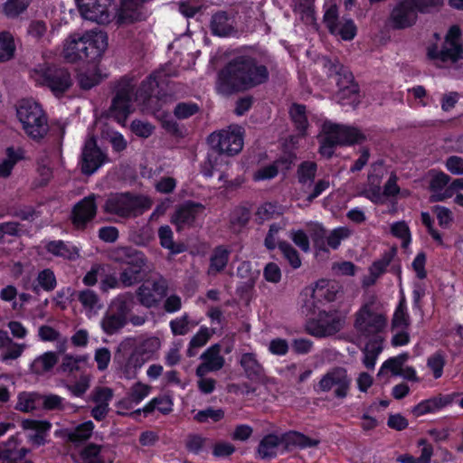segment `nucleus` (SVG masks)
Wrapping results in <instances>:
<instances>
[{
  "mask_svg": "<svg viewBox=\"0 0 463 463\" xmlns=\"http://www.w3.org/2000/svg\"><path fill=\"white\" fill-rule=\"evenodd\" d=\"M210 28L212 33L219 37H230L236 33L234 18L222 11L213 15Z\"/></svg>",
  "mask_w": 463,
  "mask_h": 463,
  "instance_id": "obj_29",
  "label": "nucleus"
},
{
  "mask_svg": "<svg viewBox=\"0 0 463 463\" xmlns=\"http://www.w3.org/2000/svg\"><path fill=\"white\" fill-rule=\"evenodd\" d=\"M25 345L14 343L11 340L10 345H7L3 350L0 355L2 362H7L9 360L17 359L24 352Z\"/></svg>",
  "mask_w": 463,
  "mask_h": 463,
  "instance_id": "obj_60",
  "label": "nucleus"
},
{
  "mask_svg": "<svg viewBox=\"0 0 463 463\" xmlns=\"http://www.w3.org/2000/svg\"><path fill=\"white\" fill-rule=\"evenodd\" d=\"M240 364L243 368L247 377L251 381L262 382L265 379L264 369L257 360L254 354H243L241 357Z\"/></svg>",
  "mask_w": 463,
  "mask_h": 463,
  "instance_id": "obj_36",
  "label": "nucleus"
},
{
  "mask_svg": "<svg viewBox=\"0 0 463 463\" xmlns=\"http://www.w3.org/2000/svg\"><path fill=\"white\" fill-rule=\"evenodd\" d=\"M83 463H113L112 451L107 446L89 444L81 451Z\"/></svg>",
  "mask_w": 463,
  "mask_h": 463,
  "instance_id": "obj_30",
  "label": "nucleus"
},
{
  "mask_svg": "<svg viewBox=\"0 0 463 463\" xmlns=\"http://www.w3.org/2000/svg\"><path fill=\"white\" fill-rule=\"evenodd\" d=\"M51 427V423L47 420H24L22 421V428L27 431L28 441L36 447L46 442Z\"/></svg>",
  "mask_w": 463,
  "mask_h": 463,
  "instance_id": "obj_25",
  "label": "nucleus"
},
{
  "mask_svg": "<svg viewBox=\"0 0 463 463\" xmlns=\"http://www.w3.org/2000/svg\"><path fill=\"white\" fill-rule=\"evenodd\" d=\"M224 417V411L222 409L207 408L203 411H199L194 415V420L198 422H206L209 420L213 422L221 420Z\"/></svg>",
  "mask_w": 463,
  "mask_h": 463,
  "instance_id": "obj_61",
  "label": "nucleus"
},
{
  "mask_svg": "<svg viewBox=\"0 0 463 463\" xmlns=\"http://www.w3.org/2000/svg\"><path fill=\"white\" fill-rule=\"evenodd\" d=\"M131 295H120L117 297L109 307L101 319L102 330L108 335L118 332L128 321V317L132 309Z\"/></svg>",
  "mask_w": 463,
  "mask_h": 463,
  "instance_id": "obj_9",
  "label": "nucleus"
},
{
  "mask_svg": "<svg viewBox=\"0 0 463 463\" xmlns=\"http://www.w3.org/2000/svg\"><path fill=\"white\" fill-rule=\"evenodd\" d=\"M58 357L54 352H45L36 357L31 364V370L36 374H43L53 368Z\"/></svg>",
  "mask_w": 463,
  "mask_h": 463,
  "instance_id": "obj_42",
  "label": "nucleus"
},
{
  "mask_svg": "<svg viewBox=\"0 0 463 463\" xmlns=\"http://www.w3.org/2000/svg\"><path fill=\"white\" fill-rule=\"evenodd\" d=\"M317 171V165L312 161H305L298 165L297 170V179L303 193H307V189L311 187L314 183Z\"/></svg>",
  "mask_w": 463,
  "mask_h": 463,
  "instance_id": "obj_39",
  "label": "nucleus"
},
{
  "mask_svg": "<svg viewBox=\"0 0 463 463\" xmlns=\"http://www.w3.org/2000/svg\"><path fill=\"white\" fill-rule=\"evenodd\" d=\"M142 256H144L142 252L128 247L116 248L109 254L113 261L123 265H128L134 260L140 261Z\"/></svg>",
  "mask_w": 463,
  "mask_h": 463,
  "instance_id": "obj_44",
  "label": "nucleus"
},
{
  "mask_svg": "<svg viewBox=\"0 0 463 463\" xmlns=\"http://www.w3.org/2000/svg\"><path fill=\"white\" fill-rule=\"evenodd\" d=\"M32 0H6L3 5V13L8 18H16L30 5Z\"/></svg>",
  "mask_w": 463,
  "mask_h": 463,
  "instance_id": "obj_53",
  "label": "nucleus"
},
{
  "mask_svg": "<svg viewBox=\"0 0 463 463\" xmlns=\"http://www.w3.org/2000/svg\"><path fill=\"white\" fill-rule=\"evenodd\" d=\"M383 339L381 341H374L366 345L364 350V359L363 363L364 366L368 369H373L376 364V360L378 355L383 350L382 343Z\"/></svg>",
  "mask_w": 463,
  "mask_h": 463,
  "instance_id": "obj_52",
  "label": "nucleus"
},
{
  "mask_svg": "<svg viewBox=\"0 0 463 463\" xmlns=\"http://www.w3.org/2000/svg\"><path fill=\"white\" fill-rule=\"evenodd\" d=\"M91 378L90 375H81L73 384L67 386L69 392L75 397H81L90 388Z\"/></svg>",
  "mask_w": 463,
  "mask_h": 463,
  "instance_id": "obj_64",
  "label": "nucleus"
},
{
  "mask_svg": "<svg viewBox=\"0 0 463 463\" xmlns=\"http://www.w3.org/2000/svg\"><path fill=\"white\" fill-rule=\"evenodd\" d=\"M430 176V202H442L452 197L451 189L448 186L450 182L449 175L441 171H431Z\"/></svg>",
  "mask_w": 463,
  "mask_h": 463,
  "instance_id": "obj_23",
  "label": "nucleus"
},
{
  "mask_svg": "<svg viewBox=\"0 0 463 463\" xmlns=\"http://www.w3.org/2000/svg\"><path fill=\"white\" fill-rule=\"evenodd\" d=\"M106 162V156L97 147L93 137L86 140L81 156V171L92 175Z\"/></svg>",
  "mask_w": 463,
  "mask_h": 463,
  "instance_id": "obj_21",
  "label": "nucleus"
},
{
  "mask_svg": "<svg viewBox=\"0 0 463 463\" xmlns=\"http://www.w3.org/2000/svg\"><path fill=\"white\" fill-rule=\"evenodd\" d=\"M289 113L297 129L299 131L298 137H291L289 139L290 143L295 146L298 142V137H303L307 135L308 124L306 116V108L301 105L294 104L291 106Z\"/></svg>",
  "mask_w": 463,
  "mask_h": 463,
  "instance_id": "obj_38",
  "label": "nucleus"
},
{
  "mask_svg": "<svg viewBox=\"0 0 463 463\" xmlns=\"http://www.w3.org/2000/svg\"><path fill=\"white\" fill-rule=\"evenodd\" d=\"M161 348V340L156 336H146L137 339L135 351L144 361L153 359Z\"/></svg>",
  "mask_w": 463,
  "mask_h": 463,
  "instance_id": "obj_35",
  "label": "nucleus"
},
{
  "mask_svg": "<svg viewBox=\"0 0 463 463\" xmlns=\"http://www.w3.org/2000/svg\"><path fill=\"white\" fill-rule=\"evenodd\" d=\"M269 71L256 57L243 54L230 61L220 72L217 90L222 94L248 90L267 81Z\"/></svg>",
  "mask_w": 463,
  "mask_h": 463,
  "instance_id": "obj_1",
  "label": "nucleus"
},
{
  "mask_svg": "<svg viewBox=\"0 0 463 463\" xmlns=\"http://www.w3.org/2000/svg\"><path fill=\"white\" fill-rule=\"evenodd\" d=\"M94 424L91 420L85 421L74 429L66 430V436L71 441H82L88 439L94 430Z\"/></svg>",
  "mask_w": 463,
  "mask_h": 463,
  "instance_id": "obj_51",
  "label": "nucleus"
},
{
  "mask_svg": "<svg viewBox=\"0 0 463 463\" xmlns=\"http://www.w3.org/2000/svg\"><path fill=\"white\" fill-rule=\"evenodd\" d=\"M322 134L329 135L330 141L337 145H352L362 142L364 136L355 128L325 121L322 125Z\"/></svg>",
  "mask_w": 463,
  "mask_h": 463,
  "instance_id": "obj_14",
  "label": "nucleus"
},
{
  "mask_svg": "<svg viewBox=\"0 0 463 463\" xmlns=\"http://www.w3.org/2000/svg\"><path fill=\"white\" fill-rule=\"evenodd\" d=\"M38 285L46 291H51L56 287V278L52 270L45 269L37 276Z\"/></svg>",
  "mask_w": 463,
  "mask_h": 463,
  "instance_id": "obj_62",
  "label": "nucleus"
},
{
  "mask_svg": "<svg viewBox=\"0 0 463 463\" xmlns=\"http://www.w3.org/2000/svg\"><path fill=\"white\" fill-rule=\"evenodd\" d=\"M295 158V156H288V158H280L271 165L263 166L254 173L253 179L255 181H264L271 179L278 175L279 166L288 170L290 168Z\"/></svg>",
  "mask_w": 463,
  "mask_h": 463,
  "instance_id": "obj_37",
  "label": "nucleus"
},
{
  "mask_svg": "<svg viewBox=\"0 0 463 463\" xmlns=\"http://www.w3.org/2000/svg\"><path fill=\"white\" fill-rule=\"evenodd\" d=\"M345 321V317L337 311L319 314V318L316 324L309 328L313 335L323 337L335 335L340 331Z\"/></svg>",
  "mask_w": 463,
  "mask_h": 463,
  "instance_id": "obj_18",
  "label": "nucleus"
},
{
  "mask_svg": "<svg viewBox=\"0 0 463 463\" xmlns=\"http://www.w3.org/2000/svg\"><path fill=\"white\" fill-rule=\"evenodd\" d=\"M324 22L334 35L342 40L350 41L356 35V26L352 19H338L337 8L330 6L324 14Z\"/></svg>",
  "mask_w": 463,
  "mask_h": 463,
  "instance_id": "obj_16",
  "label": "nucleus"
},
{
  "mask_svg": "<svg viewBox=\"0 0 463 463\" xmlns=\"http://www.w3.org/2000/svg\"><path fill=\"white\" fill-rule=\"evenodd\" d=\"M13 427L12 423L0 422V437ZM19 445L20 441L16 435L11 436L5 442L0 443V463H33L26 458L29 449Z\"/></svg>",
  "mask_w": 463,
  "mask_h": 463,
  "instance_id": "obj_12",
  "label": "nucleus"
},
{
  "mask_svg": "<svg viewBox=\"0 0 463 463\" xmlns=\"http://www.w3.org/2000/svg\"><path fill=\"white\" fill-rule=\"evenodd\" d=\"M173 402L169 397L163 396L158 398H154L151 400L144 408L143 411L145 413H149L154 410H157L164 414H167L172 411Z\"/></svg>",
  "mask_w": 463,
  "mask_h": 463,
  "instance_id": "obj_56",
  "label": "nucleus"
},
{
  "mask_svg": "<svg viewBox=\"0 0 463 463\" xmlns=\"http://www.w3.org/2000/svg\"><path fill=\"white\" fill-rule=\"evenodd\" d=\"M209 142L218 150V154H209L207 160L203 163L202 173L206 177H212L213 171L219 170L222 155L234 156L241 151L244 144V129L241 126L232 125L211 134Z\"/></svg>",
  "mask_w": 463,
  "mask_h": 463,
  "instance_id": "obj_2",
  "label": "nucleus"
},
{
  "mask_svg": "<svg viewBox=\"0 0 463 463\" xmlns=\"http://www.w3.org/2000/svg\"><path fill=\"white\" fill-rule=\"evenodd\" d=\"M145 364L144 359L132 351L128 358L119 365L118 371L121 377L134 379Z\"/></svg>",
  "mask_w": 463,
  "mask_h": 463,
  "instance_id": "obj_41",
  "label": "nucleus"
},
{
  "mask_svg": "<svg viewBox=\"0 0 463 463\" xmlns=\"http://www.w3.org/2000/svg\"><path fill=\"white\" fill-rule=\"evenodd\" d=\"M335 80L338 87L335 93L337 101L342 105L356 106L359 103V89L352 73L342 70L336 73Z\"/></svg>",
  "mask_w": 463,
  "mask_h": 463,
  "instance_id": "obj_15",
  "label": "nucleus"
},
{
  "mask_svg": "<svg viewBox=\"0 0 463 463\" xmlns=\"http://www.w3.org/2000/svg\"><path fill=\"white\" fill-rule=\"evenodd\" d=\"M17 118L24 132L33 139L44 137L48 131L45 113L39 103L33 99H23L16 109Z\"/></svg>",
  "mask_w": 463,
  "mask_h": 463,
  "instance_id": "obj_7",
  "label": "nucleus"
},
{
  "mask_svg": "<svg viewBox=\"0 0 463 463\" xmlns=\"http://www.w3.org/2000/svg\"><path fill=\"white\" fill-rule=\"evenodd\" d=\"M25 158L26 153L23 147L8 146L5 151V156L0 160V178L10 176L14 167Z\"/></svg>",
  "mask_w": 463,
  "mask_h": 463,
  "instance_id": "obj_31",
  "label": "nucleus"
},
{
  "mask_svg": "<svg viewBox=\"0 0 463 463\" xmlns=\"http://www.w3.org/2000/svg\"><path fill=\"white\" fill-rule=\"evenodd\" d=\"M30 77L38 86L47 87L57 97H62L72 85L70 72L62 68L38 65L30 72Z\"/></svg>",
  "mask_w": 463,
  "mask_h": 463,
  "instance_id": "obj_6",
  "label": "nucleus"
},
{
  "mask_svg": "<svg viewBox=\"0 0 463 463\" xmlns=\"http://www.w3.org/2000/svg\"><path fill=\"white\" fill-rule=\"evenodd\" d=\"M427 57L434 65L440 68L452 66L462 60L463 44L460 28L458 25H452L440 46L431 44L428 47Z\"/></svg>",
  "mask_w": 463,
  "mask_h": 463,
  "instance_id": "obj_4",
  "label": "nucleus"
},
{
  "mask_svg": "<svg viewBox=\"0 0 463 463\" xmlns=\"http://www.w3.org/2000/svg\"><path fill=\"white\" fill-rule=\"evenodd\" d=\"M387 325L386 313L374 301L364 303L354 314V327L362 337L381 341Z\"/></svg>",
  "mask_w": 463,
  "mask_h": 463,
  "instance_id": "obj_3",
  "label": "nucleus"
},
{
  "mask_svg": "<svg viewBox=\"0 0 463 463\" xmlns=\"http://www.w3.org/2000/svg\"><path fill=\"white\" fill-rule=\"evenodd\" d=\"M38 336L43 342H57L56 347L61 353L66 350L67 338L61 337V334L50 326H40Z\"/></svg>",
  "mask_w": 463,
  "mask_h": 463,
  "instance_id": "obj_46",
  "label": "nucleus"
},
{
  "mask_svg": "<svg viewBox=\"0 0 463 463\" xmlns=\"http://www.w3.org/2000/svg\"><path fill=\"white\" fill-rule=\"evenodd\" d=\"M80 33H72L65 39L62 48V56L69 62L85 61L86 53Z\"/></svg>",
  "mask_w": 463,
  "mask_h": 463,
  "instance_id": "obj_27",
  "label": "nucleus"
},
{
  "mask_svg": "<svg viewBox=\"0 0 463 463\" xmlns=\"http://www.w3.org/2000/svg\"><path fill=\"white\" fill-rule=\"evenodd\" d=\"M454 396H456V394L446 396L439 395L427 400H423L412 409V413L416 417H420L428 413H434L445 406L450 404L453 402Z\"/></svg>",
  "mask_w": 463,
  "mask_h": 463,
  "instance_id": "obj_32",
  "label": "nucleus"
},
{
  "mask_svg": "<svg viewBox=\"0 0 463 463\" xmlns=\"http://www.w3.org/2000/svg\"><path fill=\"white\" fill-rule=\"evenodd\" d=\"M167 286L164 279H153L144 282L137 290L138 302L146 307L156 306L166 295Z\"/></svg>",
  "mask_w": 463,
  "mask_h": 463,
  "instance_id": "obj_17",
  "label": "nucleus"
},
{
  "mask_svg": "<svg viewBox=\"0 0 463 463\" xmlns=\"http://www.w3.org/2000/svg\"><path fill=\"white\" fill-rule=\"evenodd\" d=\"M280 439L277 435H267L259 445L258 453L263 459L271 458L277 455Z\"/></svg>",
  "mask_w": 463,
  "mask_h": 463,
  "instance_id": "obj_47",
  "label": "nucleus"
},
{
  "mask_svg": "<svg viewBox=\"0 0 463 463\" xmlns=\"http://www.w3.org/2000/svg\"><path fill=\"white\" fill-rule=\"evenodd\" d=\"M230 250L219 246L215 248L210 258V265L207 270L209 276H214L222 271L229 261Z\"/></svg>",
  "mask_w": 463,
  "mask_h": 463,
  "instance_id": "obj_40",
  "label": "nucleus"
},
{
  "mask_svg": "<svg viewBox=\"0 0 463 463\" xmlns=\"http://www.w3.org/2000/svg\"><path fill=\"white\" fill-rule=\"evenodd\" d=\"M155 79L150 77L146 82H144L142 90L144 93L134 92L133 86L127 84L125 87L120 88L116 97L114 98L110 109L111 115L117 119L118 123H124L128 116L132 112L133 103L137 102V105H144L147 99H150V90L155 83Z\"/></svg>",
  "mask_w": 463,
  "mask_h": 463,
  "instance_id": "obj_5",
  "label": "nucleus"
},
{
  "mask_svg": "<svg viewBox=\"0 0 463 463\" xmlns=\"http://www.w3.org/2000/svg\"><path fill=\"white\" fill-rule=\"evenodd\" d=\"M81 36L86 53L85 61H94L99 59L109 45L107 33L100 30H90L81 34Z\"/></svg>",
  "mask_w": 463,
  "mask_h": 463,
  "instance_id": "obj_19",
  "label": "nucleus"
},
{
  "mask_svg": "<svg viewBox=\"0 0 463 463\" xmlns=\"http://www.w3.org/2000/svg\"><path fill=\"white\" fill-rule=\"evenodd\" d=\"M152 200L146 195L129 193L111 194L105 203V212L120 217L136 216L152 206Z\"/></svg>",
  "mask_w": 463,
  "mask_h": 463,
  "instance_id": "obj_8",
  "label": "nucleus"
},
{
  "mask_svg": "<svg viewBox=\"0 0 463 463\" xmlns=\"http://www.w3.org/2000/svg\"><path fill=\"white\" fill-rule=\"evenodd\" d=\"M158 237L161 246L169 250L172 254H178L184 250V247L182 244L175 243L174 233L169 226H161L158 230Z\"/></svg>",
  "mask_w": 463,
  "mask_h": 463,
  "instance_id": "obj_49",
  "label": "nucleus"
},
{
  "mask_svg": "<svg viewBox=\"0 0 463 463\" xmlns=\"http://www.w3.org/2000/svg\"><path fill=\"white\" fill-rule=\"evenodd\" d=\"M390 264V259L383 258L379 260L374 261L369 268L370 276L364 280L365 286L373 285L376 279L383 274L386 268Z\"/></svg>",
  "mask_w": 463,
  "mask_h": 463,
  "instance_id": "obj_57",
  "label": "nucleus"
},
{
  "mask_svg": "<svg viewBox=\"0 0 463 463\" xmlns=\"http://www.w3.org/2000/svg\"><path fill=\"white\" fill-rule=\"evenodd\" d=\"M211 335L212 334L209 328L202 326L191 339L189 348L187 350V354L189 356H194L195 354L194 349L200 348L205 345L208 340L210 339Z\"/></svg>",
  "mask_w": 463,
  "mask_h": 463,
  "instance_id": "obj_58",
  "label": "nucleus"
},
{
  "mask_svg": "<svg viewBox=\"0 0 463 463\" xmlns=\"http://www.w3.org/2000/svg\"><path fill=\"white\" fill-rule=\"evenodd\" d=\"M151 387L143 383H136L130 389L129 399L135 403L141 402L150 393Z\"/></svg>",
  "mask_w": 463,
  "mask_h": 463,
  "instance_id": "obj_63",
  "label": "nucleus"
},
{
  "mask_svg": "<svg viewBox=\"0 0 463 463\" xmlns=\"http://www.w3.org/2000/svg\"><path fill=\"white\" fill-rule=\"evenodd\" d=\"M417 13L409 0H400L393 8L390 22L396 29H404L415 24Z\"/></svg>",
  "mask_w": 463,
  "mask_h": 463,
  "instance_id": "obj_22",
  "label": "nucleus"
},
{
  "mask_svg": "<svg viewBox=\"0 0 463 463\" xmlns=\"http://www.w3.org/2000/svg\"><path fill=\"white\" fill-rule=\"evenodd\" d=\"M78 299L85 308L87 316L90 317L97 314L102 307L97 294L90 289L80 291Z\"/></svg>",
  "mask_w": 463,
  "mask_h": 463,
  "instance_id": "obj_45",
  "label": "nucleus"
},
{
  "mask_svg": "<svg viewBox=\"0 0 463 463\" xmlns=\"http://www.w3.org/2000/svg\"><path fill=\"white\" fill-rule=\"evenodd\" d=\"M279 249L281 251L283 258L288 261L292 269H296L300 268L302 261L298 251L288 242L282 241L279 244Z\"/></svg>",
  "mask_w": 463,
  "mask_h": 463,
  "instance_id": "obj_54",
  "label": "nucleus"
},
{
  "mask_svg": "<svg viewBox=\"0 0 463 463\" xmlns=\"http://www.w3.org/2000/svg\"><path fill=\"white\" fill-rule=\"evenodd\" d=\"M81 16L99 24L110 23L113 17L112 0H75Z\"/></svg>",
  "mask_w": 463,
  "mask_h": 463,
  "instance_id": "obj_13",
  "label": "nucleus"
},
{
  "mask_svg": "<svg viewBox=\"0 0 463 463\" xmlns=\"http://www.w3.org/2000/svg\"><path fill=\"white\" fill-rule=\"evenodd\" d=\"M339 286L335 281L319 279L312 289V298L317 303L332 302L335 299Z\"/></svg>",
  "mask_w": 463,
  "mask_h": 463,
  "instance_id": "obj_34",
  "label": "nucleus"
},
{
  "mask_svg": "<svg viewBox=\"0 0 463 463\" xmlns=\"http://www.w3.org/2000/svg\"><path fill=\"white\" fill-rule=\"evenodd\" d=\"M15 43L14 35L6 31L0 33V62L11 60L14 56Z\"/></svg>",
  "mask_w": 463,
  "mask_h": 463,
  "instance_id": "obj_50",
  "label": "nucleus"
},
{
  "mask_svg": "<svg viewBox=\"0 0 463 463\" xmlns=\"http://www.w3.org/2000/svg\"><path fill=\"white\" fill-rule=\"evenodd\" d=\"M146 266V259L144 256L140 257V261H132L126 265L119 275V282L124 287H131L142 279V273Z\"/></svg>",
  "mask_w": 463,
  "mask_h": 463,
  "instance_id": "obj_33",
  "label": "nucleus"
},
{
  "mask_svg": "<svg viewBox=\"0 0 463 463\" xmlns=\"http://www.w3.org/2000/svg\"><path fill=\"white\" fill-rule=\"evenodd\" d=\"M307 226L314 242L317 256L320 251L327 252L325 241L329 248L336 250L340 246L342 241L347 239L351 235V231L346 227L335 228L326 235V231L320 223L310 222Z\"/></svg>",
  "mask_w": 463,
  "mask_h": 463,
  "instance_id": "obj_10",
  "label": "nucleus"
},
{
  "mask_svg": "<svg viewBox=\"0 0 463 463\" xmlns=\"http://www.w3.org/2000/svg\"><path fill=\"white\" fill-rule=\"evenodd\" d=\"M202 363L196 369L198 377L204 376L210 372L218 371L224 364V358L221 354V346L213 345L207 348L201 355Z\"/></svg>",
  "mask_w": 463,
  "mask_h": 463,
  "instance_id": "obj_24",
  "label": "nucleus"
},
{
  "mask_svg": "<svg viewBox=\"0 0 463 463\" xmlns=\"http://www.w3.org/2000/svg\"><path fill=\"white\" fill-rule=\"evenodd\" d=\"M410 323L409 315L407 312L406 302L402 299L396 307L392 325L394 329L405 330Z\"/></svg>",
  "mask_w": 463,
  "mask_h": 463,
  "instance_id": "obj_55",
  "label": "nucleus"
},
{
  "mask_svg": "<svg viewBox=\"0 0 463 463\" xmlns=\"http://www.w3.org/2000/svg\"><path fill=\"white\" fill-rule=\"evenodd\" d=\"M97 205L95 196L90 195L78 203L72 213L73 223L77 228H82L96 214Z\"/></svg>",
  "mask_w": 463,
  "mask_h": 463,
  "instance_id": "obj_26",
  "label": "nucleus"
},
{
  "mask_svg": "<svg viewBox=\"0 0 463 463\" xmlns=\"http://www.w3.org/2000/svg\"><path fill=\"white\" fill-rule=\"evenodd\" d=\"M204 214V206L201 203H185L176 209L171 218L177 231L194 225Z\"/></svg>",
  "mask_w": 463,
  "mask_h": 463,
  "instance_id": "obj_20",
  "label": "nucleus"
},
{
  "mask_svg": "<svg viewBox=\"0 0 463 463\" xmlns=\"http://www.w3.org/2000/svg\"><path fill=\"white\" fill-rule=\"evenodd\" d=\"M391 232L393 236L402 240L403 247H407L410 244L411 232L405 222H393L391 226Z\"/></svg>",
  "mask_w": 463,
  "mask_h": 463,
  "instance_id": "obj_59",
  "label": "nucleus"
},
{
  "mask_svg": "<svg viewBox=\"0 0 463 463\" xmlns=\"http://www.w3.org/2000/svg\"><path fill=\"white\" fill-rule=\"evenodd\" d=\"M351 386V379L347 371L342 367L334 368L319 380L317 391L320 392H333L335 397L344 399L347 396Z\"/></svg>",
  "mask_w": 463,
  "mask_h": 463,
  "instance_id": "obj_11",
  "label": "nucleus"
},
{
  "mask_svg": "<svg viewBox=\"0 0 463 463\" xmlns=\"http://www.w3.org/2000/svg\"><path fill=\"white\" fill-rule=\"evenodd\" d=\"M42 402V395L33 392H20L17 396V403L15 405V409L24 411L29 412L41 405Z\"/></svg>",
  "mask_w": 463,
  "mask_h": 463,
  "instance_id": "obj_43",
  "label": "nucleus"
},
{
  "mask_svg": "<svg viewBox=\"0 0 463 463\" xmlns=\"http://www.w3.org/2000/svg\"><path fill=\"white\" fill-rule=\"evenodd\" d=\"M445 365L446 355L442 351H437L427 358L426 366L436 380L442 377Z\"/></svg>",
  "mask_w": 463,
  "mask_h": 463,
  "instance_id": "obj_48",
  "label": "nucleus"
},
{
  "mask_svg": "<svg viewBox=\"0 0 463 463\" xmlns=\"http://www.w3.org/2000/svg\"><path fill=\"white\" fill-rule=\"evenodd\" d=\"M43 247L52 256L64 260H75L80 257V250L77 246L61 240L43 241Z\"/></svg>",
  "mask_w": 463,
  "mask_h": 463,
  "instance_id": "obj_28",
  "label": "nucleus"
}]
</instances>
